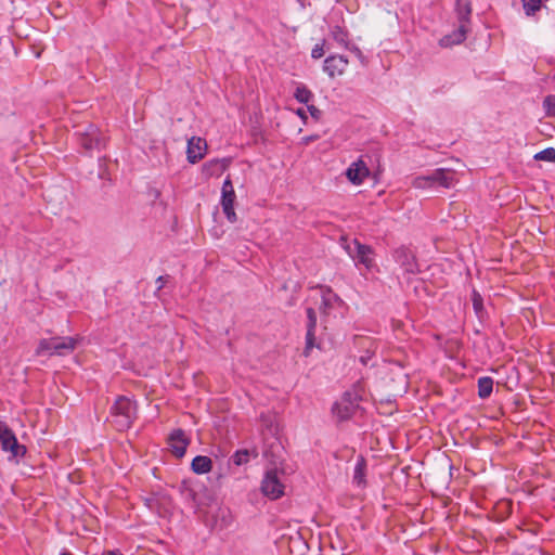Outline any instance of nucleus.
Listing matches in <instances>:
<instances>
[{
	"label": "nucleus",
	"mask_w": 555,
	"mask_h": 555,
	"mask_svg": "<svg viewBox=\"0 0 555 555\" xmlns=\"http://www.w3.org/2000/svg\"><path fill=\"white\" fill-rule=\"evenodd\" d=\"M543 107L548 116H555V95H547L543 101Z\"/></svg>",
	"instance_id": "7c9ffc66"
},
{
	"label": "nucleus",
	"mask_w": 555,
	"mask_h": 555,
	"mask_svg": "<svg viewBox=\"0 0 555 555\" xmlns=\"http://www.w3.org/2000/svg\"><path fill=\"white\" fill-rule=\"evenodd\" d=\"M137 415L135 403L127 397H118L111 409V418L118 430L128 429Z\"/></svg>",
	"instance_id": "f03ea898"
},
{
	"label": "nucleus",
	"mask_w": 555,
	"mask_h": 555,
	"mask_svg": "<svg viewBox=\"0 0 555 555\" xmlns=\"http://www.w3.org/2000/svg\"><path fill=\"white\" fill-rule=\"evenodd\" d=\"M207 144L206 141L198 137H192L188 141V159L190 163L195 164L204 157Z\"/></svg>",
	"instance_id": "dca6fc26"
},
{
	"label": "nucleus",
	"mask_w": 555,
	"mask_h": 555,
	"mask_svg": "<svg viewBox=\"0 0 555 555\" xmlns=\"http://www.w3.org/2000/svg\"><path fill=\"white\" fill-rule=\"evenodd\" d=\"M527 15H533L541 9L542 0H521Z\"/></svg>",
	"instance_id": "a878e982"
},
{
	"label": "nucleus",
	"mask_w": 555,
	"mask_h": 555,
	"mask_svg": "<svg viewBox=\"0 0 555 555\" xmlns=\"http://www.w3.org/2000/svg\"><path fill=\"white\" fill-rule=\"evenodd\" d=\"M348 66V60L343 55H331L325 59L323 69L331 77L340 76Z\"/></svg>",
	"instance_id": "4468645a"
},
{
	"label": "nucleus",
	"mask_w": 555,
	"mask_h": 555,
	"mask_svg": "<svg viewBox=\"0 0 555 555\" xmlns=\"http://www.w3.org/2000/svg\"><path fill=\"white\" fill-rule=\"evenodd\" d=\"M295 99L300 102L307 104L312 98V92L306 86H298L294 93Z\"/></svg>",
	"instance_id": "393cba45"
},
{
	"label": "nucleus",
	"mask_w": 555,
	"mask_h": 555,
	"mask_svg": "<svg viewBox=\"0 0 555 555\" xmlns=\"http://www.w3.org/2000/svg\"><path fill=\"white\" fill-rule=\"evenodd\" d=\"M285 494L284 488H258L250 492L249 500L257 503L262 501L266 503L267 500L274 501L282 498Z\"/></svg>",
	"instance_id": "f3484780"
},
{
	"label": "nucleus",
	"mask_w": 555,
	"mask_h": 555,
	"mask_svg": "<svg viewBox=\"0 0 555 555\" xmlns=\"http://www.w3.org/2000/svg\"><path fill=\"white\" fill-rule=\"evenodd\" d=\"M230 162L229 158L212 159L204 165L203 171L207 176H219L228 168Z\"/></svg>",
	"instance_id": "412c9836"
},
{
	"label": "nucleus",
	"mask_w": 555,
	"mask_h": 555,
	"mask_svg": "<svg viewBox=\"0 0 555 555\" xmlns=\"http://www.w3.org/2000/svg\"><path fill=\"white\" fill-rule=\"evenodd\" d=\"M258 457V451L256 448L253 449H241L237 450L229 460V464L235 466H242L247 464L250 459Z\"/></svg>",
	"instance_id": "aec40b11"
},
{
	"label": "nucleus",
	"mask_w": 555,
	"mask_h": 555,
	"mask_svg": "<svg viewBox=\"0 0 555 555\" xmlns=\"http://www.w3.org/2000/svg\"><path fill=\"white\" fill-rule=\"evenodd\" d=\"M53 345H54V338L41 339L36 349V354L41 356L44 352H50V354H53V348H52Z\"/></svg>",
	"instance_id": "bb28decb"
},
{
	"label": "nucleus",
	"mask_w": 555,
	"mask_h": 555,
	"mask_svg": "<svg viewBox=\"0 0 555 555\" xmlns=\"http://www.w3.org/2000/svg\"><path fill=\"white\" fill-rule=\"evenodd\" d=\"M77 344V339L73 337H54L53 354L65 356L72 352Z\"/></svg>",
	"instance_id": "6ab92c4d"
},
{
	"label": "nucleus",
	"mask_w": 555,
	"mask_h": 555,
	"mask_svg": "<svg viewBox=\"0 0 555 555\" xmlns=\"http://www.w3.org/2000/svg\"><path fill=\"white\" fill-rule=\"evenodd\" d=\"M372 359V353L370 351H366L365 354L360 357V362L363 365H367L369 361Z\"/></svg>",
	"instance_id": "e433bc0d"
},
{
	"label": "nucleus",
	"mask_w": 555,
	"mask_h": 555,
	"mask_svg": "<svg viewBox=\"0 0 555 555\" xmlns=\"http://www.w3.org/2000/svg\"><path fill=\"white\" fill-rule=\"evenodd\" d=\"M314 139H317V137H307L304 140H305L306 143H308V142H310V141H312Z\"/></svg>",
	"instance_id": "a19ab883"
},
{
	"label": "nucleus",
	"mask_w": 555,
	"mask_h": 555,
	"mask_svg": "<svg viewBox=\"0 0 555 555\" xmlns=\"http://www.w3.org/2000/svg\"><path fill=\"white\" fill-rule=\"evenodd\" d=\"M370 170L362 159L353 162L346 170V177L353 184H361L366 177H369Z\"/></svg>",
	"instance_id": "2eb2a0df"
},
{
	"label": "nucleus",
	"mask_w": 555,
	"mask_h": 555,
	"mask_svg": "<svg viewBox=\"0 0 555 555\" xmlns=\"http://www.w3.org/2000/svg\"><path fill=\"white\" fill-rule=\"evenodd\" d=\"M60 555H73L70 552L64 551Z\"/></svg>",
	"instance_id": "37998d69"
},
{
	"label": "nucleus",
	"mask_w": 555,
	"mask_h": 555,
	"mask_svg": "<svg viewBox=\"0 0 555 555\" xmlns=\"http://www.w3.org/2000/svg\"><path fill=\"white\" fill-rule=\"evenodd\" d=\"M204 522L211 530H222L227 528L232 520L231 512L228 507L220 504L211 505V508L203 513Z\"/></svg>",
	"instance_id": "423d86ee"
},
{
	"label": "nucleus",
	"mask_w": 555,
	"mask_h": 555,
	"mask_svg": "<svg viewBox=\"0 0 555 555\" xmlns=\"http://www.w3.org/2000/svg\"><path fill=\"white\" fill-rule=\"evenodd\" d=\"M156 283L158 284V288H162L164 286V276H159L156 280Z\"/></svg>",
	"instance_id": "58836bf2"
},
{
	"label": "nucleus",
	"mask_w": 555,
	"mask_h": 555,
	"mask_svg": "<svg viewBox=\"0 0 555 555\" xmlns=\"http://www.w3.org/2000/svg\"><path fill=\"white\" fill-rule=\"evenodd\" d=\"M298 115L304 118L305 117V112L302 109H298Z\"/></svg>",
	"instance_id": "79ce46f5"
},
{
	"label": "nucleus",
	"mask_w": 555,
	"mask_h": 555,
	"mask_svg": "<svg viewBox=\"0 0 555 555\" xmlns=\"http://www.w3.org/2000/svg\"><path fill=\"white\" fill-rule=\"evenodd\" d=\"M492 388L493 379L491 377L485 376L478 379V396L481 399L488 398L492 392Z\"/></svg>",
	"instance_id": "b1692460"
},
{
	"label": "nucleus",
	"mask_w": 555,
	"mask_h": 555,
	"mask_svg": "<svg viewBox=\"0 0 555 555\" xmlns=\"http://www.w3.org/2000/svg\"><path fill=\"white\" fill-rule=\"evenodd\" d=\"M396 262L406 272L415 274L418 272V264L415 256L405 247H400L393 254Z\"/></svg>",
	"instance_id": "f8f14e48"
},
{
	"label": "nucleus",
	"mask_w": 555,
	"mask_h": 555,
	"mask_svg": "<svg viewBox=\"0 0 555 555\" xmlns=\"http://www.w3.org/2000/svg\"><path fill=\"white\" fill-rule=\"evenodd\" d=\"M283 447L275 437L274 441L263 450V456L267 459L270 466L267 467L261 486H284L287 481L284 468L280 467L283 461Z\"/></svg>",
	"instance_id": "f257e3e1"
},
{
	"label": "nucleus",
	"mask_w": 555,
	"mask_h": 555,
	"mask_svg": "<svg viewBox=\"0 0 555 555\" xmlns=\"http://www.w3.org/2000/svg\"><path fill=\"white\" fill-rule=\"evenodd\" d=\"M356 406V398H352L351 393H345L341 400L333 406V413L339 421H345L353 414Z\"/></svg>",
	"instance_id": "ddd939ff"
},
{
	"label": "nucleus",
	"mask_w": 555,
	"mask_h": 555,
	"mask_svg": "<svg viewBox=\"0 0 555 555\" xmlns=\"http://www.w3.org/2000/svg\"><path fill=\"white\" fill-rule=\"evenodd\" d=\"M353 480L358 485L364 482V462L359 460L354 467Z\"/></svg>",
	"instance_id": "c85d7f7f"
},
{
	"label": "nucleus",
	"mask_w": 555,
	"mask_h": 555,
	"mask_svg": "<svg viewBox=\"0 0 555 555\" xmlns=\"http://www.w3.org/2000/svg\"><path fill=\"white\" fill-rule=\"evenodd\" d=\"M69 479H70V482H73V483H78V482H80V481L78 480V478H77V476H76V475H69Z\"/></svg>",
	"instance_id": "ea45409f"
},
{
	"label": "nucleus",
	"mask_w": 555,
	"mask_h": 555,
	"mask_svg": "<svg viewBox=\"0 0 555 555\" xmlns=\"http://www.w3.org/2000/svg\"><path fill=\"white\" fill-rule=\"evenodd\" d=\"M167 442L171 453L176 457L181 459L185 454L186 448L190 444V439L186 437L184 430L177 428L169 434Z\"/></svg>",
	"instance_id": "1a4fd4ad"
},
{
	"label": "nucleus",
	"mask_w": 555,
	"mask_h": 555,
	"mask_svg": "<svg viewBox=\"0 0 555 555\" xmlns=\"http://www.w3.org/2000/svg\"><path fill=\"white\" fill-rule=\"evenodd\" d=\"M535 160H544L548 163L555 162V149L554 147H547L534 155Z\"/></svg>",
	"instance_id": "cd10ccee"
},
{
	"label": "nucleus",
	"mask_w": 555,
	"mask_h": 555,
	"mask_svg": "<svg viewBox=\"0 0 555 555\" xmlns=\"http://www.w3.org/2000/svg\"><path fill=\"white\" fill-rule=\"evenodd\" d=\"M236 195L232 184L230 177H228L222 184L221 189V206L223 214L230 222H235L237 220L236 214L234 211V202Z\"/></svg>",
	"instance_id": "6e6552de"
},
{
	"label": "nucleus",
	"mask_w": 555,
	"mask_h": 555,
	"mask_svg": "<svg viewBox=\"0 0 555 555\" xmlns=\"http://www.w3.org/2000/svg\"><path fill=\"white\" fill-rule=\"evenodd\" d=\"M0 444L3 451H10L14 456L26 452L24 446L18 444L16 437L5 425L0 423Z\"/></svg>",
	"instance_id": "9d476101"
},
{
	"label": "nucleus",
	"mask_w": 555,
	"mask_h": 555,
	"mask_svg": "<svg viewBox=\"0 0 555 555\" xmlns=\"http://www.w3.org/2000/svg\"><path fill=\"white\" fill-rule=\"evenodd\" d=\"M472 301L476 313L480 314L483 311V299L481 295L478 292L473 291Z\"/></svg>",
	"instance_id": "c756f323"
},
{
	"label": "nucleus",
	"mask_w": 555,
	"mask_h": 555,
	"mask_svg": "<svg viewBox=\"0 0 555 555\" xmlns=\"http://www.w3.org/2000/svg\"><path fill=\"white\" fill-rule=\"evenodd\" d=\"M470 13L472 8L468 0H456V14L460 25L452 35L446 36L441 39L442 46L459 44L465 40L468 31L467 24Z\"/></svg>",
	"instance_id": "20e7f679"
},
{
	"label": "nucleus",
	"mask_w": 555,
	"mask_h": 555,
	"mask_svg": "<svg viewBox=\"0 0 555 555\" xmlns=\"http://www.w3.org/2000/svg\"><path fill=\"white\" fill-rule=\"evenodd\" d=\"M144 500H145L146 506H149L150 508H154L156 506V504L158 503V499L155 498L154 495L150 496V498H145Z\"/></svg>",
	"instance_id": "f704fd0d"
},
{
	"label": "nucleus",
	"mask_w": 555,
	"mask_h": 555,
	"mask_svg": "<svg viewBox=\"0 0 555 555\" xmlns=\"http://www.w3.org/2000/svg\"><path fill=\"white\" fill-rule=\"evenodd\" d=\"M181 495L193 502L197 511L204 513L211 505L219 504L215 488H180Z\"/></svg>",
	"instance_id": "39448f33"
},
{
	"label": "nucleus",
	"mask_w": 555,
	"mask_h": 555,
	"mask_svg": "<svg viewBox=\"0 0 555 555\" xmlns=\"http://www.w3.org/2000/svg\"><path fill=\"white\" fill-rule=\"evenodd\" d=\"M322 301L320 309L326 313L327 309L332 308L335 302L339 301V297L330 288H321Z\"/></svg>",
	"instance_id": "5701e85b"
},
{
	"label": "nucleus",
	"mask_w": 555,
	"mask_h": 555,
	"mask_svg": "<svg viewBox=\"0 0 555 555\" xmlns=\"http://www.w3.org/2000/svg\"><path fill=\"white\" fill-rule=\"evenodd\" d=\"M455 172L450 169L439 168L434 170L430 175L415 177L412 185L415 189H427L434 186H442L451 189L455 185Z\"/></svg>",
	"instance_id": "7ed1b4c3"
},
{
	"label": "nucleus",
	"mask_w": 555,
	"mask_h": 555,
	"mask_svg": "<svg viewBox=\"0 0 555 555\" xmlns=\"http://www.w3.org/2000/svg\"><path fill=\"white\" fill-rule=\"evenodd\" d=\"M352 244L353 248L351 245L346 246L349 256L370 269L373 266L372 248L367 245L360 244L357 240H354Z\"/></svg>",
	"instance_id": "9b49d317"
},
{
	"label": "nucleus",
	"mask_w": 555,
	"mask_h": 555,
	"mask_svg": "<svg viewBox=\"0 0 555 555\" xmlns=\"http://www.w3.org/2000/svg\"><path fill=\"white\" fill-rule=\"evenodd\" d=\"M308 111L314 119H319L322 115V112L314 105H308Z\"/></svg>",
	"instance_id": "72a5a7b5"
},
{
	"label": "nucleus",
	"mask_w": 555,
	"mask_h": 555,
	"mask_svg": "<svg viewBox=\"0 0 555 555\" xmlns=\"http://www.w3.org/2000/svg\"><path fill=\"white\" fill-rule=\"evenodd\" d=\"M263 421L266 422V427L269 429V431L275 436L276 435V427H274L272 425V421L271 420H267V418H263Z\"/></svg>",
	"instance_id": "4c0bfd02"
},
{
	"label": "nucleus",
	"mask_w": 555,
	"mask_h": 555,
	"mask_svg": "<svg viewBox=\"0 0 555 555\" xmlns=\"http://www.w3.org/2000/svg\"><path fill=\"white\" fill-rule=\"evenodd\" d=\"M80 146L87 151H100L105 146V137L100 129L93 125H88L83 130L77 131Z\"/></svg>",
	"instance_id": "0eeeda50"
},
{
	"label": "nucleus",
	"mask_w": 555,
	"mask_h": 555,
	"mask_svg": "<svg viewBox=\"0 0 555 555\" xmlns=\"http://www.w3.org/2000/svg\"><path fill=\"white\" fill-rule=\"evenodd\" d=\"M333 37L339 44H347V34L341 28L335 27Z\"/></svg>",
	"instance_id": "2f4dec72"
},
{
	"label": "nucleus",
	"mask_w": 555,
	"mask_h": 555,
	"mask_svg": "<svg viewBox=\"0 0 555 555\" xmlns=\"http://www.w3.org/2000/svg\"><path fill=\"white\" fill-rule=\"evenodd\" d=\"M211 467V459L205 455L195 456L191 463V468L195 474H206L210 472Z\"/></svg>",
	"instance_id": "4be33fe9"
},
{
	"label": "nucleus",
	"mask_w": 555,
	"mask_h": 555,
	"mask_svg": "<svg viewBox=\"0 0 555 555\" xmlns=\"http://www.w3.org/2000/svg\"><path fill=\"white\" fill-rule=\"evenodd\" d=\"M324 55V49L322 44H315V47L311 51V56L313 59H320Z\"/></svg>",
	"instance_id": "473e14b6"
},
{
	"label": "nucleus",
	"mask_w": 555,
	"mask_h": 555,
	"mask_svg": "<svg viewBox=\"0 0 555 555\" xmlns=\"http://www.w3.org/2000/svg\"><path fill=\"white\" fill-rule=\"evenodd\" d=\"M307 334H306V348L304 350V354L306 357L309 356V351L314 347L315 340V327H317V313L313 308L307 309Z\"/></svg>",
	"instance_id": "a211bd4d"
},
{
	"label": "nucleus",
	"mask_w": 555,
	"mask_h": 555,
	"mask_svg": "<svg viewBox=\"0 0 555 555\" xmlns=\"http://www.w3.org/2000/svg\"><path fill=\"white\" fill-rule=\"evenodd\" d=\"M351 51L356 54V56L360 60L362 64H365V56L363 55L362 51L359 48L353 47Z\"/></svg>",
	"instance_id": "c9c22d12"
}]
</instances>
